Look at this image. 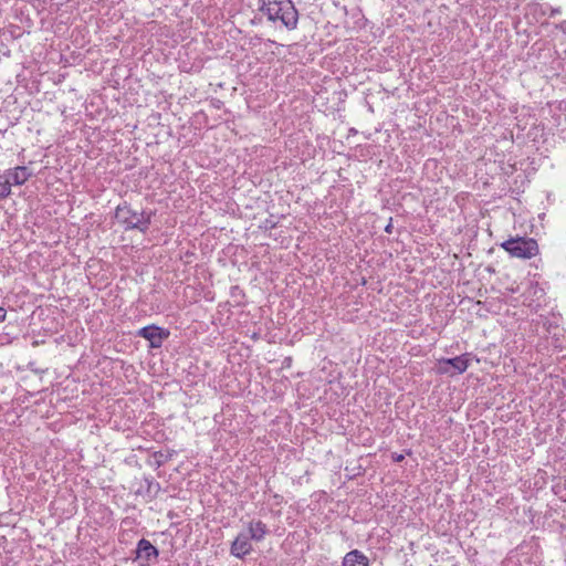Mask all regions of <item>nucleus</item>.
<instances>
[{
    "instance_id": "19",
    "label": "nucleus",
    "mask_w": 566,
    "mask_h": 566,
    "mask_svg": "<svg viewBox=\"0 0 566 566\" xmlns=\"http://www.w3.org/2000/svg\"><path fill=\"white\" fill-rule=\"evenodd\" d=\"M292 361V358L291 357H286L285 360H284V364H286V366H290Z\"/></svg>"
},
{
    "instance_id": "2",
    "label": "nucleus",
    "mask_w": 566,
    "mask_h": 566,
    "mask_svg": "<svg viewBox=\"0 0 566 566\" xmlns=\"http://www.w3.org/2000/svg\"><path fill=\"white\" fill-rule=\"evenodd\" d=\"M153 212L134 210L127 202L118 205L115 210L116 220L124 226L125 230H139L145 233L151 223Z\"/></svg>"
},
{
    "instance_id": "14",
    "label": "nucleus",
    "mask_w": 566,
    "mask_h": 566,
    "mask_svg": "<svg viewBox=\"0 0 566 566\" xmlns=\"http://www.w3.org/2000/svg\"><path fill=\"white\" fill-rule=\"evenodd\" d=\"M275 227H276L275 222H273L272 220H265V222H264L265 229H274Z\"/></svg>"
},
{
    "instance_id": "16",
    "label": "nucleus",
    "mask_w": 566,
    "mask_h": 566,
    "mask_svg": "<svg viewBox=\"0 0 566 566\" xmlns=\"http://www.w3.org/2000/svg\"><path fill=\"white\" fill-rule=\"evenodd\" d=\"M7 317V311L0 306V323L4 322Z\"/></svg>"
},
{
    "instance_id": "7",
    "label": "nucleus",
    "mask_w": 566,
    "mask_h": 566,
    "mask_svg": "<svg viewBox=\"0 0 566 566\" xmlns=\"http://www.w3.org/2000/svg\"><path fill=\"white\" fill-rule=\"evenodd\" d=\"M136 559L144 560L146 564H149L151 560L157 559L159 555V551L155 547L148 539L142 538L137 543L136 549Z\"/></svg>"
},
{
    "instance_id": "11",
    "label": "nucleus",
    "mask_w": 566,
    "mask_h": 566,
    "mask_svg": "<svg viewBox=\"0 0 566 566\" xmlns=\"http://www.w3.org/2000/svg\"><path fill=\"white\" fill-rule=\"evenodd\" d=\"M160 484L154 480L151 476H147L144 479V484L137 491L138 494H144L148 496L150 500L157 497L160 492Z\"/></svg>"
},
{
    "instance_id": "4",
    "label": "nucleus",
    "mask_w": 566,
    "mask_h": 566,
    "mask_svg": "<svg viewBox=\"0 0 566 566\" xmlns=\"http://www.w3.org/2000/svg\"><path fill=\"white\" fill-rule=\"evenodd\" d=\"M470 365L469 354L453 358H440L437 363V373L441 375L455 376L463 374Z\"/></svg>"
},
{
    "instance_id": "12",
    "label": "nucleus",
    "mask_w": 566,
    "mask_h": 566,
    "mask_svg": "<svg viewBox=\"0 0 566 566\" xmlns=\"http://www.w3.org/2000/svg\"><path fill=\"white\" fill-rule=\"evenodd\" d=\"M3 178V181L0 180V200L6 199L11 195V181L7 177Z\"/></svg>"
},
{
    "instance_id": "1",
    "label": "nucleus",
    "mask_w": 566,
    "mask_h": 566,
    "mask_svg": "<svg viewBox=\"0 0 566 566\" xmlns=\"http://www.w3.org/2000/svg\"><path fill=\"white\" fill-rule=\"evenodd\" d=\"M258 7L269 21L280 22L289 31L297 28L298 11L292 0H258Z\"/></svg>"
},
{
    "instance_id": "5",
    "label": "nucleus",
    "mask_w": 566,
    "mask_h": 566,
    "mask_svg": "<svg viewBox=\"0 0 566 566\" xmlns=\"http://www.w3.org/2000/svg\"><path fill=\"white\" fill-rule=\"evenodd\" d=\"M136 335L148 340L151 348H160L164 340L169 337L170 332L158 325L150 324L139 328Z\"/></svg>"
},
{
    "instance_id": "3",
    "label": "nucleus",
    "mask_w": 566,
    "mask_h": 566,
    "mask_svg": "<svg viewBox=\"0 0 566 566\" xmlns=\"http://www.w3.org/2000/svg\"><path fill=\"white\" fill-rule=\"evenodd\" d=\"M511 256L521 259H531L538 253V244L535 239L525 237L511 238L501 243Z\"/></svg>"
},
{
    "instance_id": "8",
    "label": "nucleus",
    "mask_w": 566,
    "mask_h": 566,
    "mask_svg": "<svg viewBox=\"0 0 566 566\" xmlns=\"http://www.w3.org/2000/svg\"><path fill=\"white\" fill-rule=\"evenodd\" d=\"M2 177L9 178L11 186H22L32 177V172L25 166H18L6 170Z\"/></svg>"
},
{
    "instance_id": "17",
    "label": "nucleus",
    "mask_w": 566,
    "mask_h": 566,
    "mask_svg": "<svg viewBox=\"0 0 566 566\" xmlns=\"http://www.w3.org/2000/svg\"><path fill=\"white\" fill-rule=\"evenodd\" d=\"M403 459H405V457L402 454H395L394 455V461L395 462H401Z\"/></svg>"
},
{
    "instance_id": "9",
    "label": "nucleus",
    "mask_w": 566,
    "mask_h": 566,
    "mask_svg": "<svg viewBox=\"0 0 566 566\" xmlns=\"http://www.w3.org/2000/svg\"><path fill=\"white\" fill-rule=\"evenodd\" d=\"M248 530H249L248 535L251 537V539H253L255 542L263 541L265 535L269 533L268 525L260 520H258V521L253 520V521L249 522Z\"/></svg>"
},
{
    "instance_id": "15",
    "label": "nucleus",
    "mask_w": 566,
    "mask_h": 566,
    "mask_svg": "<svg viewBox=\"0 0 566 566\" xmlns=\"http://www.w3.org/2000/svg\"><path fill=\"white\" fill-rule=\"evenodd\" d=\"M385 232L388 234L392 233V219L391 218L389 219L388 224L385 227Z\"/></svg>"
},
{
    "instance_id": "18",
    "label": "nucleus",
    "mask_w": 566,
    "mask_h": 566,
    "mask_svg": "<svg viewBox=\"0 0 566 566\" xmlns=\"http://www.w3.org/2000/svg\"><path fill=\"white\" fill-rule=\"evenodd\" d=\"M274 499L276 500V504H280L282 502V500H283V497L281 495H279V494H275Z\"/></svg>"
},
{
    "instance_id": "6",
    "label": "nucleus",
    "mask_w": 566,
    "mask_h": 566,
    "mask_svg": "<svg viewBox=\"0 0 566 566\" xmlns=\"http://www.w3.org/2000/svg\"><path fill=\"white\" fill-rule=\"evenodd\" d=\"M251 537L241 532L234 538L230 546V554L237 558L244 559L247 555H249L252 551Z\"/></svg>"
},
{
    "instance_id": "10",
    "label": "nucleus",
    "mask_w": 566,
    "mask_h": 566,
    "mask_svg": "<svg viewBox=\"0 0 566 566\" xmlns=\"http://www.w3.org/2000/svg\"><path fill=\"white\" fill-rule=\"evenodd\" d=\"M342 566H369V560L360 551L353 549L344 556Z\"/></svg>"
},
{
    "instance_id": "13",
    "label": "nucleus",
    "mask_w": 566,
    "mask_h": 566,
    "mask_svg": "<svg viewBox=\"0 0 566 566\" xmlns=\"http://www.w3.org/2000/svg\"><path fill=\"white\" fill-rule=\"evenodd\" d=\"M154 457L156 458V465L157 468L161 467L165 462H167L168 460L171 459L172 457V452H169L168 454H164L163 452H156L154 454Z\"/></svg>"
}]
</instances>
